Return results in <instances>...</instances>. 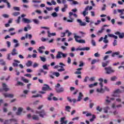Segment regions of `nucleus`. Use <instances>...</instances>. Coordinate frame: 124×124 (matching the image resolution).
Segmentation results:
<instances>
[{
    "instance_id": "7ed1b4c3",
    "label": "nucleus",
    "mask_w": 124,
    "mask_h": 124,
    "mask_svg": "<svg viewBox=\"0 0 124 124\" xmlns=\"http://www.w3.org/2000/svg\"><path fill=\"white\" fill-rule=\"evenodd\" d=\"M60 87H61V84H60V83H57V84L55 86L57 93H63V92H64V89L63 87H61L60 88Z\"/></svg>"
},
{
    "instance_id": "052dcab7",
    "label": "nucleus",
    "mask_w": 124,
    "mask_h": 124,
    "mask_svg": "<svg viewBox=\"0 0 124 124\" xmlns=\"http://www.w3.org/2000/svg\"><path fill=\"white\" fill-rule=\"evenodd\" d=\"M2 17L4 18H9V15L7 14H3L2 15Z\"/></svg>"
},
{
    "instance_id": "6ab92c4d",
    "label": "nucleus",
    "mask_w": 124,
    "mask_h": 124,
    "mask_svg": "<svg viewBox=\"0 0 124 124\" xmlns=\"http://www.w3.org/2000/svg\"><path fill=\"white\" fill-rule=\"evenodd\" d=\"M17 52L16 48H13V49L11 53L12 56H15L16 55H18V52Z\"/></svg>"
},
{
    "instance_id": "2eb2a0df",
    "label": "nucleus",
    "mask_w": 124,
    "mask_h": 124,
    "mask_svg": "<svg viewBox=\"0 0 124 124\" xmlns=\"http://www.w3.org/2000/svg\"><path fill=\"white\" fill-rule=\"evenodd\" d=\"M14 43H16L14 45L15 48H17V47H19L20 46V43H19V41H18V40L17 39H14L13 40Z\"/></svg>"
},
{
    "instance_id": "cd10ccee",
    "label": "nucleus",
    "mask_w": 124,
    "mask_h": 124,
    "mask_svg": "<svg viewBox=\"0 0 124 124\" xmlns=\"http://www.w3.org/2000/svg\"><path fill=\"white\" fill-rule=\"evenodd\" d=\"M26 64V66H27L28 67H29V66H31L32 64V62L29 61Z\"/></svg>"
},
{
    "instance_id": "a878e982",
    "label": "nucleus",
    "mask_w": 124,
    "mask_h": 124,
    "mask_svg": "<svg viewBox=\"0 0 124 124\" xmlns=\"http://www.w3.org/2000/svg\"><path fill=\"white\" fill-rule=\"evenodd\" d=\"M108 63H109V61H106V62H103L102 63V66H103V67H105L108 65Z\"/></svg>"
},
{
    "instance_id": "e2e57ef3",
    "label": "nucleus",
    "mask_w": 124,
    "mask_h": 124,
    "mask_svg": "<svg viewBox=\"0 0 124 124\" xmlns=\"http://www.w3.org/2000/svg\"><path fill=\"white\" fill-rule=\"evenodd\" d=\"M92 44L93 46H95L96 45L95 41H94V40H92Z\"/></svg>"
},
{
    "instance_id": "4c0bfd02",
    "label": "nucleus",
    "mask_w": 124,
    "mask_h": 124,
    "mask_svg": "<svg viewBox=\"0 0 124 124\" xmlns=\"http://www.w3.org/2000/svg\"><path fill=\"white\" fill-rule=\"evenodd\" d=\"M65 64H64L62 62H60L59 63V68L60 67V68H63V66H65Z\"/></svg>"
},
{
    "instance_id": "9b49d317",
    "label": "nucleus",
    "mask_w": 124,
    "mask_h": 124,
    "mask_svg": "<svg viewBox=\"0 0 124 124\" xmlns=\"http://www.w3.org/2000/svg\"><path fill=\"white\" fill-rule=\"evenodd\" d=\"M77 21L78 22V23H79V26H81V27H85V26H86L87 25V23L83 22V21H82L81 19H78L77 20Z\"/></svg>"
},
{
    "instance_id": "3c124183",
    "label": "nucleus",
    "mask_w": 124,
    "mask_h": 124,
    "mask_svg": "<svg viewBox=\"0 0 124 124\" xmlns=\"http://www.w3.org/2000/svg\"><path fill=\"white\" fill-rule=\"evenodd\" d=\"M14 10H16V11H20V7H14Z\"/></svg>"
},
{
    "instance_id": "c85d7f7f",
    "label": "nucleus",
    "mask_w": 124,
    "mask_h": 124,
    "mask_svg": "<svg viewBox=\"0 0 124 124\" xmlns=\"http://www.w3.org/2000/svg\"><path fill=\"white\" fill-rule=\"evenodd\" d=\"M74 37L76 41H77V40H78V38H81V36L77 35V34L76 33H74Z\"/></svg>"
},
{
    "instance_id": "5fc2aeb1",
    "label": "nucleus",
    "mask_w": 124,
    "mask_h": 124,
    "mask_svg": "<svg viewBox=\"0 0 124 124\" xmlns=\"http://www.w3.org/2000/svg\"><path fill=\"white\" fill-rule=\"evenodd\" d=\"M6 44L7 45L8 48H10V46H11V43L9 41H7Z\"/></svg>"
},
{
    "instance_id": "412c9836",
    "label": "nucleus",
    "mask_w": 124,
    "mask_h": 124,
    "mask_svg": "<svg viewBox=\"0 0 124 124\" xmlns=\"http://www.w3.org/2000/svg\"><path fill=\"white\" fill-rule=\"evenodd\" d=\"M11 53H8L7 54L6 60H7V61H12V57H11Z\"/></svg>"
},
{
    "instance_id": "a211bd4d",
    "label": "nucleus",
    "mask_w": 124,
    "mask_h": 124,
    "mask_svg": "<svg viewBox=\"0 0 124 124\" xmlns=\"http://www.w3.org/2000/svg\"><path fill=\"white\" fill-rule=\"evenodd\" d=\"M89 8H90V6H87L82 12V15H83L84 17H85L86 16V13L88 10H89Z\"/></svg>"
},
{
    "instance_id": "c03bdc74",
    "label": "nucleus",
    "mask_w": 124,
    "mask_h": 124,
    "mask_svg": "<svg viewBox=\"0 0 124 124\" xmlns=\"http://www.w3.org/2000/svg\"><path fill=\"white\" fill-rule=\"evenodd\" d=\"M89 80L90 81V82H93L95 80V77H91L90 78H89Z\"/></svg>"
},
{
    "instance_id": "a18cd8bd",
    "label": "nucleus",
    "mask_w": 124,
    "mask_h": 124,
    "mask_svg": "<svg viewBox=\"0 0 124 124\" xmlns=\"http://www.w3.org/2000/svg\"><path fill=\"white\" fill-rule=\"evenodd\" d=\"M119 38H121V39L124 38V33H120V34H119Z\"/></svg>"
},
{
    "instance_id": "f8f14e48",
    "label": "nucleus",
    "mask_w": 124,
    "mask_h": 124,
    "mask_svg": "<svg viewBox=\"0 0 124 124\" xmlns=\"http://www.w3.org/2000/svg\"><path fill=\"white\" fill-rule=\"evenodd\" d=\"M3 95L4 96V97H9L10 98H13V97H14V95H13V94L8 93H3Z\"/></svg>"
},
{
    "instance_id": "f704fd0d",
    "label": "nucleus",
    "mask_w": 124,
    "mask_h": 124,
    "mask_svg": "<svg viewBox=\"0 0 124 124\" xmlns=\"http://www.w3.org/2000/svg\"><path fill=\"white\" fill-rule=\"evenodd\" d=\"M21 80L24 82V83H29L30 82V80L25 78L24 77L21 78Z\"/></svg>"
},
{
    "instance_id": "bf43d9fd",
    "label": "nucleus",
    "mask_w": 124,
    "mask_h": 124,
    "mask_svg": "<svg viewBox=\"0 0 124 124\" xmlns=\"http://www.w3.org/2000/svg\"><path fill=\"white\" fill-rule=\"evenodd\" d=\"M64 70H65V69L63 68L58 69V71H59V72H62V71H64Z\"/></svg>"
},
{
    "instance_id": "1a4fd4ad",
    "label": "nucleus",
    "mask_w": 124,
    "mask_h": 124,
    "mask_svg": "<svg viewBox=\"0 0 124 124\" xmlns=\"http://www.w3.org/2000/svg\"><path fill=\"white\" fill-rule=\"evenodd\" d=\"M123 107V105L122 104H118L117 105L116 102H114L111 105V108H113V109H117L119 108H122Z\"/></svg>"
},
{
    "instance_id": "20e7f679",
    "label": "nucleus",
    "mask_w": 124,
    "mask_h": 124,
    "mask_svg": "<svg viewBox=\"0 0 124 124\" xmlns=\"http://www.w3.org/2000/svg\"><path fill=\"white\" fill-rule=\"evenodd\" d=\"M83 95L82 92H79L78 94V99L76 100V99L74 98L72 99V101L73 103H76L77 102H79L82 100V98H83Z\"/></svg>"
},
{
    "instance_id": "473e14b6",
    "label": "nucleus",
    "mask_w": 124,
    "mask_h": 124,
    "mask_svg": "<svg viewBox=\"0 0 124 124\" xmlns=\"http://www.w3.org/2000/svg\"><path fill=\"white\" fill-rule=\"evenodd\" d=\"M76 41V42H78V43H86V41H85V40H83V39L77 40Z\"/></svg>"
},
{
    "instance_id": "69168bd1",
    "label": "nucleus",
    "mask_w": 124,
    "mask_h": 124,
    "mask_svg": "<svg viewBox=\"0 0 124 124\" xmlns=\"http://www.w3.org/2000/svg\"><path fill=\"white\" fill-rule=\"evenodd\" d=\"M117 79V77H113L110 78L111 81H115Z\"/></svg>"
},
{
    "instance_id": "58836bf2",
    "label": "nucleus",
    "mask_w": 124,
    "mask_h": 124,
    "mask_svg": "<svg viewBox=\"0 0 124 124\" xmlns=\"http://www.w3.org/2000/svg\"><path fill=\"white\" fill-rule=\"evenodd\" d=\"M118 69H119L120 71H124V66H119L118 67Z\"/></svg>"
},
{
    "instance_id": "6e6552de",
    "label": "nucleus",
    "mask_w": 124,
    "mask_h": 124,
    "mask_svg": "<svg viewBox=\"0 0 124 124\" xmlns=\"http://www.w3.org/2000/svg\"><path fill=\"white\" fill-rule=\"evenodd\" d=\"M36 114H38L41 118H44V116H46V113L44 109H42L40 111H36Z\"/></svg>"
},
{
    "instance_id": "9d476101",
    "label": "nucleus",
    "mask_w": 124,
    "mask_h": 124,
    "mask_svg": "<svg viewBox=\"0 0 124 124\" xmlns=\"http://www.w3.org/2000/svg\"><path fill=\"white\" fill-rule=\"evenodd\" d=\"M2 88L3 91L5 92H8V91H10V88H8V86L6 85L5 83H2Z\"/></svg>"
},
{
    "instance_id": "423d86ee",
    "label": "nucleus",
    "mask_w": 124,
    "mask_h": 124,
    "mask_svg": "<svg viewBox=\"0 0 124 124\" xmlns=\"http://www.w3.org/2000/svg\"><path fill=\"white\" fill-rule=\"evenodd\" d=\"M120 54H121V52L120 51H117L115 52H113L111 54V57L112 58H115V57H116V56H118V59H122L123 58H124V55H120Z\"/></svg>"
},
{
    "instance_id": "4be33fe9",
    "label": "nucleus",
    "mask_w": 124,
    "mask_h": 124,
    "mask_svg": "<svg viewBox=\"0 0 124 124\" xmlns=\"http://www.w3.org/2000/svg\"><path fill=\"white\" fill-rule=\"evenodd\" d=\"M39 58H40L41 61L42 62H46V61H47V59H46V56H44L43 57L40 56Z\"/></svg>"
},
{
    "instance_id": "49530a36",
    "label": "nucleus",
    "mask_w": 124,
    "mask_h": 124,
    "mask_svg": "<svg viewBox=\"0 0 124 124\" xmlns=\"http://www.w3.org/2000/svg\"><path fill=\"white\" fill-rule=\"evenodd\" d=\"M21 20V16H18L17 19L16 20V22L17 23V24H19Z\"/></svg>"
},
{
    "instance_id": "09e8293b",
    "label": "nucleus",
    "mask_w": 124,
    "mask_h": 124,
    "mask_svg": "<svg viewBox=\"0 0 124 124\" xmlns=\"http://www.w3.org/2000/svg\"><path fill=\"white\" fill-rule=\"evenodd\" d=\"M32 2H33L34 3H40V2H41V1L37 0H32Z\"/></svg>"
},
{
    "instance_id": "0eeeda50",
    "label": "nucleus",
    "mask_w": 124,
    "mask_h": 124,
    "mask_svg": "<svg viewBox=\"0 0 124 124\" xmlns=\"http://www.w3.org/2000/svg\"><path fill=\"white\" fill-rule=\"evenodd\" d=\"M115 100V98L111 97L110 98L109 96H107L106 97V99H105V104L106 105L109 104V103H111V101H114Z\"/></svg>"
},
{
    "instance_id": "c756f323",
    "label": "nucleus",
    "mask_w": 124,
    "mask_h": 124,
    "mask_svg": "<svg viewBox=\"0 0 124 124\" xmlns=\"http://www.w3.org/2000/svg\"><path fill=\"white\" fill-rule=\"evenodd\" d=\"M32 119L34 120L35 121H38V120H39V117L38 116V115H33Z\"/></svg>"
},
{
    "instance_id": "de8ad7c7",
    "label": "nucleus",
    "mask_w": 124,
    "mask_h": 124,
    "mask_svg": "<svg viewBox=\"0 0 124 124\" xmlns=\"http://www.w3.org/2000/svg\"><path fill=\"white\" fill-rule=\"evenodd\" d=\"M79 63H80V64L78 65V66H79V67H82L84 66V62H83V61H80V62H79Z\"/></svg>"
},
{
    "instance_id": "ddd939ff",
    "label": "nucleus",
    "mask_w": 124,
    "mask_h": 124,
    "mask_svg": "<svg viewBox=\"0 0 124 124\" xmlns=\"http://www.w3.org/2000/svg\"><path fill=\"white\" fill-rule=\"evenodd\" d=\"M22 22L25 24H30V23H31L32 21L31 20L29 19V18H22Z\"/></svg>"
},
{
    "instance_id": "72a5a7b5",
    "label": "nucleus",
    "mask_w": 124,
    "mask_h": 124,
    "mask_svg": "<svg viewBox=\"0 0 124 124\" xmlns=\"http://www.w3.org/2000/svg\"><path fill=\"white\" fill-rule=\"evenodd\" d=\"M33 22L34 23V24H36V25H39L40 22L38 19H32Z\"/></svg>"
},
{
    "instance_id": "a19ab883",
    "label": "nucleus",
    "mask_w": 124,
    "mask_h": 124,
    "mask_svg": "<svg viewBox=\"0 0 124 124\" xmlns=\"http://www.w3.org/2000/svg\"><path fill=\"white\" fill-rule=\"evenodd\" d=\"M53 75H55V76H56V77H59L60 74V73L59 72H53L52 73Z\"/></svg>"
},
{
    "instance_id": "f257e3e1",
    "label": "nucleus",
    "mask_w": 124,
    "mask_h": 124,
    "mask_svg": "<svg viewBox=\"0 0 124 124\" xmlns=\"http://www.w3.org/2000/svg\"><path fill=\"white\" fill-rule=\"evenodd\" d=\"M98 80L100 82L99 83V85L100 86L101 88H100V89H97L96 92H97V93H105V90H104L103 88V84L102 83V82H103V78H100Z\"/></svg>"
},
{
    "instance_id": "338daca9",
    "label": "nucleus",
    "mask_w": 124,
    "mask_h": 124,
    "mask_svg": "<svg viewBox=\"0 0 124 124\" xmlns=\"http://www.w3.org/2000/svg\"><path fill=\"white\" fill-rule=\"evenodd\" d=\"M116 100L117 102H122V99H121L120 98H116Z\"/></svg>"
},
{
    "instance_id": "4d7b16f0",
    "label": "nucleus",
    "mask_w": 124,
    "mask_h": 124,
    "mask_svg": "<svg viewBox=\"0 0 124 124\" xmlns=\"http://www.w3.org/2000/svg\"><path fill=\"white\" fill-rule=\"evenodd\" d=\"M43 69H45L46 70H48L49 69V68L47 67V65L46 64L43 65Z\"/></svg>"
},
{
    "instance_id": "f03ea898",
    "label": "nucleus",
    "mask_w": 124,
    "mask_h": 124,
    "mask_svg": "<svg viewBox=\"0 0 124 124\" xmlns=\"http://www.w3.org/2000/svg\"><path fill=\"white\" fill-rule=\"evenodd\" d=\"M105 70V74H112V73H114L115 72V70L112 68V67L111 66H108V67H105L104 68Z\"/></svg>"
},
{
    "instance_id": "ea45409f",
    "label": "nucleus",
    "mask_w": 124,
    "mask_h": 124,
    "mask_svg": "<svg viewBox=\"0 0 124 124\" xmlns=\"http://www.w3.org/2000/svg\"><path fill=\"white\" fill-rule=\"evenodd\" d=\"M11 122H12V119H10L9 120H6L4 124H11Z\"/></svg>"
},
{
    "instance_id": "79ce46f5",
    "label": "nucleus",
    "mask_w": 124,
    "mask_h": 124,
    "mask_svg": "<svg viewBox=\"0 0 124 124\" xmlns=\"http://www.w3.org/2000/svg\"><path fill=\"white\" fill-rule=\"evenodd\" d=\"M51 16L54 18H56V17H58V14L56 12H54L51 14Z\"/></svg>"
},
{
    "instance_id": "13d9d810",
    "label": "nucleus",
    "mask_w": 124,
    "mask_h": 124,
    "mask_svg": "<svg viewBox=\"0 0 124 124\" xmlns=\"http://www.w3.org/2000/svg\"><path fill=\"white\" fill-rule=\"evenodd\" d=\"M15 71L16 72V75H17V76H19V75H20V72L18 71V69L17 68L15 69Z\"/></svg>"
},
{
    "instance_id": "e433bc0d",
    "label": "nucleus",
    "mask_w": 124,
    "mask_h": 124,
    "mask_svg": "<svg viewBox=\"0 0 124 124\" xmlns=\"http://www.w3.org/2000/svg\"><path fill=\"white\" fill-rule=\"evenodd\" d=\"M13 16H15V17H16L18 16V15H20V12H14L12 14Z\"/></svg>"
},
{
    "instance_id": "4468645a",
    "label": "nucleus",
    "mask_w": 124,
    "mask_h": 124,
    "mask_svg": "<svg viewBox=\"0 0 124 124\" xmlns=\"http://www.w3.org/2000/svg\"><path fill=\"white\" fill-rule=\"evenodd\" d=\"M23 110H24L23 108H18L17 112H16V115H17V116H21Z\"/></svg>"
},
{
    "instance_id": "c9c22d12",
    "label": "nucleus",
    "mask_w": 124,
    "mask_h": 124,
    "mask_svg": "<svg viewBox=\"0 0 124 124\" xmlns=\"http://www.w3.org/2000/svg\"><path fill=\"white\" fill-rule=\"evenodd\" d=\"M109 109V107H106L105 108H104L103 110L104 113H108V110Z\"/></svg>"
},
{
    "instance_id": "bb28decb",
    "label": "nucleus",
    "mask_w": 124,
    "mask_h": 124,
    "mask_svg": "<svg viewBox=\"0 0 124 124\" xmlns=\"http://www.w3.org/2000/svg\"><path fill=\"white\" fill-rule=\"evenodd\" d=\"M97 84H98V82H95L93 84H90L89 85V87L90 88H93V87H95V86H97Z\"/></svg>"
},
{
    "instance_id": "7c9ffc66",
    "label": "nucleus",
    "mask_w": 124,
    "mask_h": 124,
    "mask_svg": "<svg viewBox=\"0 0 124 124\" xmlns=\"http://www.w3.org/2000/svg\"><path fill=\"white\" fill-rule=\"evenodd\" d=\"M105 30V28H104V27H102L101 30H100L97 32V34H98V35H100V33H102V32H103V31H104Z\"/></svg>"
},
{
    "instance_id": "5701e85b",
    "label": "nucleus",
    "mask_w": 124,
    "mask_h": 124,
    "mask_svg": "<svg viewBox=\"0 0 124 124\" xmlns=\"http://www.w3.org/2000/svg\"><path fill=\"white\" fill-rule=\"evenodd\" d=\"M99 59H93L92 61L91 64H94L96 62H100Z\"/></svg>"
},
{
    "instance_id": "0e129e2a",
    "label": "nucleus",
    "mask_w": 124,
    "mask_h": 124,
    "mask_svg": "<svg viewBox=\"0 0 124 124\" xmlns=\"http://www.w3.org/2000/svg\"><path fill=\"white\" fill-rule=\"evenodd\" d=\"M106 9V4H104L103 7L102 8V11H104Z\"/></svg>"
},
{
    "instance_id": "8fccbe9b",
    "label": "nucleus",
    "mask_w": 124,
    "mask_h": 124,
    "mask_svg": "<svg viewBox=\"0 0 124 124\" xmlns=\"http://www.w3.org/2000/svg\"><path fill=\"white\" fill-rule=\"evenodd\" d=\"M94 56L95 58H99L100 54L98 52H97L94 54Z\"/></svg>"
},
{
    "instance_id": "37998d69",
    "label": "nucleus",
    "mask_w": 124,
    "mask_h": 124,
    "mask_svg": "<svg viewBox=\"0 0 124 124\" xmlns=\"http://www.w3.org/2000/svg\"><path fill=\"white\" fill-rule=\"evenodd\" d=\"M96 110L97 111H99V112H101L103 109L101 108H100V106H98L96 107Z\"/></svg>"
},
{
    "instance_id": "6e6d98bb",
    "label": "nucleus",
    "mask_w": 124,
    "mask_h": 124,
    "mask_svg": "<svg viewBox=\"0 0 124 124\" xmlns=\"http://www.w3.org/2000/svg\"><path fill=\"white\" fill-rule=\"evenodd\" d=\"M113 45L114 46L118 45V41H117V40H114V42L113 43Z\"/></svg>"
},
{
    "instance_id": "f3484780",
    "label": "nucleus",
    "mask_w": 124,
    "mask_h": 124,
    "mask_svg": "<svg viewBox=\"0 0 124 124\" xmlns=\"http://www.w3.org/2000/svg\"><path fill=\"white\" fill-rule=\"evenodd\" d=\"M62 52L61 51H58L57 53V54L56 56V58L57 59H62Z\"/></svg>"
},
{
    "instance_id": "864d4df0",
    "label": "nucleus",
    "mask_w": 124,
    "mask_h": 124,
    "mask_svg": "<svg viewBox=\"0 0 124 124\" xmlns=\"http://www.w3.org/2000/svg\"><path fill=\"white\" fill-rule=\"evenodd\" d=\"M28 36H29L30 39H31V37H32V35H31V34H26L25 36L26 38H28Z\"/></svg>"
},
{
    "instance_id": "393cba45",
    "label": "nucleus",
    "mask_w": 124,
    "mask_h": 124,
    "mask_svg": "<svg viewBox=\"0 0 124 124\" xmlns=\"http://www.w3.org/2000/svg\"><path fill=\"white\" fill-rule=\"evenodd\" d=\"M68 5L67 4H64V7L62 9V12H65L66 9H67Z\"/></svg>"
},
{
    "instance_id": "680f3d73",
    "label": "nucleus",
    "mask_w": 124,
    "mask_h": 124,
    "mask_svg": "<svg viewBox=\"0 0 124 124\" xmlns=\"http://www.w3.org/2000/svg\"><path fill=\"white\" fill-rule=\"evenodd\" d=\"M26 71L28 73H31V72H32L33 71L31 69H27L26 70Z\"/></svg>"
},
{
    "instance_id": "603ef678",
    "label": "nucleus",
    "mask_w": 124,
    "mask_h": 124,
    "mask_svg": "<svg viewBox=\"0 0 124 124\" xmlns=\"http://www.w3.org/2000/svg\"><path fill=\"white\" fill-rule=\"evenodd\" d=\"M46 10H47L48 11H52V10H53V7H46Z\"/></svg>"
},
{
    "instance_id": "aec40b11",
    "label": "nucleus",
    "mask_w": 124,
    "mask_h": 124,
    "mask_svg": "<svg viewBox=\"0 0 124 124\" xmlns=\"http://www.w3.org/2000/svg\"><path fill=\"white\" fill-rule=\"evenodd\" d=\"M47 32L48 34V37H51V36H55L56 35V33H50V31H48Z\"/></svg>"
},
{
    "instance_id": "774afa93",
    "label": "nucleus",
    "mask_w": 124,
    "mask_h": 124,
    "mask_svg": "<svg viewBox=\"0 0 124 124\" xmlns=\"http://www.w3.org/2000/svg\"><path fill=\"white\" fill-rule=\"evenodd\" d=\"M17 85L19 86H24V84L20 81H17Z\"/></svg>"
},
{
    "instance_id": "2f4dec72",
    "label": "nucleus",
    "mask_w": 124,
    "mask_h": 124,
    "mask_svg": "<svg viewBox=\"0 0 124 124\" xmlns=\"http://www.w3.org/2000/svg\"><path fill=\"white\" fill-rule=\"evenodd\" d=\"M71 109V108L69 106H67L65 107V111H67V112H70V109Z\"/></svg>"
},
{
    "instance_id": "dca6fc26",
    "label": "nucleus",
    "mask_w": 124,
    "mask_h": 124,
    "mask_svg": "<svg viewBox=\"0 0 124 124\" xmlns=\"http://www.w3.org/2000/svg\"><path fill=\"white\" fill-rule=\"evenodd\" d=\"M44 86H46V87H43V91H46L47 90H50V91H51L52 90V89L50 88V86H49L48 84H44Z\"/></svg>"
},
{
    "instance_id": "b1692460",
    "label": "nucleus",
    "mask_w": 124,
    "mask_h": 124,
    "mask_svg": "<svg viewBox=\"0 0 124 124\" xmlns=\"http://www.w3.org/2000/svg\"><path fill=\"white\" fill-rule=\"evenodd\" d=\"M0 64L2 66L6 65V62L3 60V59L0 60Z\"/></svg>"
},
{
    "instance_id": "39448f33",
    "label": "nucleus",
    "mask_w": 124,
    "mask_h": 124,
    "mask_svg": "<svg viewBox=\"0 0 124 124\" xmlns=\"http://www.w3.org/2000/svg\"><path fill=\"white\" fill-rule=\"evenodd\" d=\"M122 93V91L120 89H117L113 91V93L111 95V96H113V97H119L120 95H119V93Z\"/></svg>"
}]
</instances>
